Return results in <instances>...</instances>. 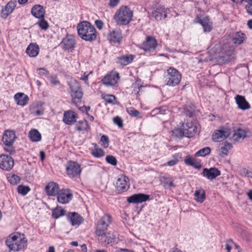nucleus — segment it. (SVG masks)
I'll return each instance as SVG.
<instances>
[{
	"mask_svg": "<svg viewBox=\"0 0 252 252\" xmlns=\"http://www.w3.org/2000/svg\"><path fill=\"white\" fill-rule=\"evenodd\" d=\"M126 112L132 117H137L140 114L139 112L133 107L126 108Z\"/></svg>",
	"mask_w": 252,
	"mask_h": 252,
	"instance_id": "09e8293b",
	"label": "nucleus"
},
{
	"mask_svg": "<svg viewBox=\"0 0 252 252\" xmlns=\"http://www.w3.org/2000/svg\"><path fill=\"white\" fill-rule=\"evenodd\" d=\"M164 78L166 85L173 87L180 82L182 76L177 69L170 67L165 72Z\"/></svg>",
	"mask_w": 252,
	"mask_h": 252,
	"instance_id": "39448f33",
	"label": "nucleus"
},
{
	"mask_svg": "<svg viewBox=\"0 0 252 252\" xmlns=\"http://www.w3.org/2000/svg\"><path fill=\"white\" fill-rule=\"evenodd\" d=\"M41 139V134L36 129L32 128V142H38Z\"/></svg>",
	"mask_w": 252,
	"mask_h": 252,
	"instance_id": "37998d69",
	"label": "nucleus"
},
{
	"mask_svg": "<svg viewBox=\"0 0 252 252\" xmlns=\"http://www.w3.org/2000/svg\"><path fill=\"white\" fill-rule=\"evenodd\" d=\"M206 198V193L205 190L202 189H196L194 193L195 200L199 203H202Z\"/></svg>",
	"mask_w": 252,
	"mask_h": 252,
	"instance_id": "2f4dec72",
	"label": "nucleus"
},
{
	"mask_svg": "<svg viewBox=\"0 0 252 252\" xmlns=\"http://www.w3.org/2000/svg\"><path fill=\"white\" fill-rule=\"evenodd\" d=\"M67 83L70 90L71 102L75 106H78L81 102L83 94L81 84L76 80H71Z\"/></svg>",
	"mask_w": 252,
	"mask_h": 252,
	"instance_id": "20e7f679",
	"label": "nucleus"
},
{
	"mask_svg": "<svg viewBox=\"0 0 252 252\" xmlns=\"http://www.w3.org/2000/svg\"><path fill=\"white\" fill-rule=\"evenodd\" d=\"M101 237V239L102 238H105L104 242L107 244L112 243L114 242L115 240V236L110 233H106V232H105V234Z\"/></svg>",
	"mask_w": 252,
	"mask_h": 252,
	"instance_id": "ea45409f",
	"label": "nucleus"
},
{
	"mask_svg": "<svg viewBox=\"0 0 252 252\" xmlns=\"http://www.w3.org/2000/svg\"><path fill=\"white\" fill-rule=\"evenodd\" d=\"M129 179L126 176L120 175L118 177L115 184L116 190L119 193L126 191L129 186Z\"/></svg>",
	"mask_w": 252,
	"mask_h": 252,
	"instance_id": "9b49d317",
	"label": "nucleus"
},
{
	"mask_svg": "<svg viewBox=\"0 0 252 252\" xmlns=\"http://www.w3.org/2000/svg\"><path fill=\"white\" fill-rule=\"evenodd\" d=\"M4 149L5 151H6L7 153H9V154L12 155L15 153V149L12 145H5V147L4 148Z\"/></svg>",
	"mask_w": 252,
	"mask_h": 252,
	"instance_id": "4d7b16f0",
	"label": "nucleus"
},
{
	"mask_svg": "<svg viewBox=\"0 0 252 252\" xmlns=\"http://www.w3.org/2000/svg\"><path fill=\"white\" fill-rule=\"evenodd\" d=\"M113 122L114 124L118 125L119 127H122L123 126V120L118 116L115 117L113 118Z\"/></svg>",
	"mask_w": 252,
	"mask_h": 252,
	"instance_id": "bf43d9fd",
	"label": "nucleus"
},
{
	"mask_svg": "<svg viewBox=\"0 0 252 252\" xmlns=\"http://www.w3.org/2000/svg\"><path fill=\"white\" fill-rule=\"evenodd\" d=\"M92 154L96 158H101L104 155V152L101 149H95L92 152Z\"/></svg>",
	"mask_w": 252,
	"mask_h": 252,
	"instance_id": "49530a36",
	"label": "nucleus"
},
{
	"mask_svg": "<svg viewBox=\"0 0 252 252\" xmlns=\"http://www.w3.org/2000/svg\"><path fill=\"white\" fill-rule=\"evenodd\" d=\"M90 128L88 122L86 120L79 121L75 126V129L77 131H88Z\"/></svg>",
	"mask_w": 252,
	"mask_h": 252,
	"instance_id": "473e14b6",
	"label": "nucleus"
},
{
	"mask_svg": "<svg viewBox=\"0 0 252 252\" xmlns=\"http://www.w3.org/2000/svg\"><path fill=\"white\" fill-rule=\"evenodd\" d=\"M75 45V40L72 37H66L61 42L62 48L65 50L73 49Z\"/></svg>",
	"mask_w": 252,
	"mask_h": 252,
	"instance_id": "7c9ffc66",
	"label": "nucleus"
},
{
	"mask_svg": "<svg viewBox=\"0 0 252 252\" xmlns=\"http://www.w3.org/2000/svg\"><path fill=\"white\" fill-rule=\"evenodd\" d=\"M246 38L245 34L241 32H237L232 38L233 43L238 45L242 44Z\"/></svg>",
	"mask_w": 252,
	"mask_h": 252,
	"instance_id": "72a5a7b5",
	"label": "nucleus"
},
{
	"mask_svg": "<svg viewBox=\"0 0 252 252\" xmlns=\"http://www.w3.org/2000/svg\"><path fill=\"white\" fill-rule=\"evenodd\" d=\"M45 10L44 7L40 4H35L32 6V16L39 19L44 18Z\"/></svg>",
	"mask_w": 252,
	"mask_h": 252,
	"instance_id": "cd10ccee",
	"label": "nucleus"
},
{
	"mask_svg": "<svg viewBox=\"0 0 252 252\" xmlns=\"http://www.w3.org/2000/svg\"><path fill=\"white\" fill-rule=\"evenodd\" d=\"M39 52V46L36 43H32V57H35Z\"/></svg>",
	"mask_w": 252,
	"mask_h": 252,
	"instance_id": "5fc2aeb1",
	"label": "nucleus"
},
{
	"mask_svg": "<svg viewBox=\"0 0 252 252\" xmlns=\"http://www.w3.org/2000/svg\"><path fill=\"white\" fill-rule=\"evenodd\" d=\"M37 74L42 76H47L49 74V72L45 68L41 67L38 68L36 70Z\"/></svg>",
	"mask_w": 252,
	"mask_h": 252,
	"instance_id": "603ef678",
	"label": "nucleus"
},
{
	"mask_svg": "<svg viewBox=\"0 0 252 252\" xmlns=\"http://www.w3.org/2000/svg\"><path fill=\"white\" fill-rule=\"evenodd\" d=\"M151 9L152 16L157 21L161 20L167 17L166 9L158 2H154Z\"/></svg>",
	"mask_w": 252,
	"mask_h": 252,
	"instance_id": "1a4fd4ad",
	"label": "nucleus"
},
{
	"mask_svg": "<svg viewBox=\"0 0 252 252\" xmlns=\"http://www.w3.org/2000/svg\"><path fill=\"white\" fill-rule=\"evenodd\" d=\"M102 98L105 101L109 103L114 104V102L116 99L115 96L112 94H102Z\"/></svg>",
	"mask_w": 252,
	"mask_h": 252,
	"instance_id": "c03bdc74",
	"label": "nucleus"
},
{
	"mask_svg": "<svg viewBox=\"0 0 252 252\" xmlns=\"http://www.w3.org/2000/svg\"><path fill=\"white\" fill-rule=\"evenodd\" d=\"M134 59L132 55H127L119 57L117 59V63L122 65H126L131 63Z\"/></svg>",
	"mask_w": 252,
	"mask_h": 252,
	"instance_id": "c756f323",
	"label": "nucleus"
},
{
	"mask_svg": "<svg viewBox=\"0 0 252 252\" xmlns=\"http://www.w3.org/2000/svg\"><path fill=\"white\" fill-rule=\"evenodd\" d=\"M39 108L38 110H34V115L36 116L42 115L44 114V108L42 107V103L39 104Z\"/></svg>",
	"mask_w": 252,
	"mask_h": 252,
	"instance_id": "13d9d810",
	"label": "nucleus"
},
{
	"mask_svg": "<svg viewBox=\"0 0 252 252\" xmlns=\"http://www.w3.org/2000/svg\"><path fill=\"white\" fill-rule=\"evenodd\" d=\"M107 39L111 43L120 44L123 39L122 31L119 29H115L110 31L107 35Z\"/></svg>",
	"mask_w": 252,
	"mask_h": 252,
	"instance_id": "f8f14e48",
	"label": "nucleus"
},
{
	"mask_svg": "<svg viewBox=\"0 0 252 252\" xmlns=\"http://www.w3.org/2000/svg\"><path fill=\"white\" fill-rule=\"evenodd\" d=\"M50 82L53 86L57 85L60 83V81L57 79V77L55 76H51L50 77Z\"/></svg>",
	"mask_w": 252,
	"mask_h": 252,
	"instance_id": "052dcab7",
	"label": "nucleus"
},
{
	"mask_svg": "<svg viewBox=\"0 0 252 252\" xmlns=\"http://www.w3.org/2000/svg\"><path fill=\"white\" fill-rule=\"evenodd\" d=\"M120 0H110L109 6L111 7H114L118 5Z\"/></svg>",
	"mask_w": 252,
	"mask_h": 252,
	"instance_id": "e2e57ef3",
	"label": "nucleus"
},
{
	"mask_svg": "<svg viewBox=\"0 0 252 252\" xmlns=\"http://www.w3.org/2000/svg\"><path fill=\"white\" fill-rule=\"evenodd\" d=\"M94 23L98 30H101L102 29L104 25L102 21H101V20H96L94 21Z\"/></svg>",
	"mask_w": 252,
	"mask_h": 252,
	"instance_id": "680f3d73",
	"label": "nucleus"
},
{
	"mask_svg": "<svg viewBox=\"0 0 252 252\" xmlns=\"http://www.w3.org/2000/svg\"><path fill=\"white\" fill-rule=\"evenodd\" d=\"M57 195L58 201L62 204L68 203L73 197L72 192L68 189H63L60 190Z\"/></svg>",
	"mask_w": 252,
	"mask_h": 252,
	"instance_id": "ddd939ff",
	"label": "nucleus"
},
{
	"mask_svg": "<svg viewBox=\"0 0 252 252\" xmlns=\"http://www.w3.org/2000/svg\"><path fill=\"white\" fill-rule=\"evenodd\" d=\"M246 131L245 129L241 128H238L233 130L231 140L236 143L241 140L244 139L246 137Z\"/></svg>",
	"mask_w": 252,
	"mask_h": 252,
	"instance_id": "393cba45",
	"label": "nucleus"
},
{
	"mask_svg": "<svg viewBox=\"0 0 252 252\" xmlns=\"http://www.w3.org/2000/svg\"><path fill=\"white\" fill-rule=\"evenodd\" d=\"M173 159L167 162L165 165L169 166H172L176 165L181 158V155L179 153L173 155Z\"/></svg>",
	"mask_w": 252,
	"mask_h": 252,
	"instance_id": "58836bf2",
	"label": "nucleus"
},
{
	"mask_svg": "<svg viewBox=\"0 0 252 252\" xmlns=\"http://www.w3.org/2000/svg\"><path fill=\"white\" fill-rule=\"evenodd\" d=\"M77 115L72 111H67L64 113L63 121L68 125H72L76 122Z\"/></svg>",
	"mask_w": 252,
	"mask_h": 252,
	"instance_id": "4be33fe9",
	"label": "nucleus"
},
{
	"mask_svg": "<svg viewBox=\"0 0 252 252\" xmlns=\"http://www.w3.org/2000/svg\"><path fill=\"white\" fill-rule=\"evenodd\" d=\"M35 25H37L40 30L45 31L47 30L49 27L48 23L44 19V18H39Z\"/></svg>",
	"mask_w": 252,
	"mask_h": 252,
	"instance_id": "f704fd0d",
	"label": "nucleus"
},
{
	"mask_svg": "<svg viewBox=\"0 0 252 252\" xmlns=\"http://www.w3.org/2000/svg\"><path fill=\"white\" fill-rule=\"evenodd\" d=\"M158 45L156 39L153 36L148 35L146 37L145 40L138 45V47L146 52H153L156 50Z\"/></svg>",
	"mask_w": 252,
	"mask_h": 252,
	"instance_id": "0eeeda50",
	"label": "nucleus"
},
{
	"mask_svg": "<svg viewBox=\"0 0 252 252\" xmlns=\"http://www.w3.org/2000/svg\"><path fill=\"white\" fill-rule=\"evenodd\" d=\"M211 149L209 147L201 149L195 154V157H205L211 153Z\"/></svg>",
	"mask_w": 252,
	"mask_h": 252,
	"instance_id": "e433bc0d",
	"label": "nucleus"
},
{
	"mask_svg": "<svg viewBox=\"0 0 252 252\" xmlns=\"http://www.w3.org/2000/svg\"><path fill=\"white\" fill-rule=\"evenodd\" d=\"M100 141L101 142H102V146H103V147H108L109 145V140L108 137L107 136L105 135H102L100 138Z\"/></svg>",
	"mask_w": 252,
	"mask_h": 252,
	"instance_id": "864d4df0",
	"label": "nucleus"
},
{
	"mask_svg": "<svg viewBox=\"0 0 252 252\" xmlns=\"http://www.w3.org/2000/svg\"><path fill=\"white\" fill-rule=\"evenodd\" d=\"M16 138L14 131L12 130H6L2 137V142L4 145H13Z\"/></svg>",
	"mask_w": 252,
	"mask_h": 252,
	"instance_id": "5701e85b",
	"label": "nucleus"
},
{
	"mask_svg": "<svg viewBox=\"0 0 252 252\" xmlns=\"http://www.w3.org/2000/svg\"><path fill=\"white\" fill-rule=\"evenodd\" d=\"M40 160L43 162L45 158V154L44 151H41L39 153Z\"/></svg>",
	"mask_w": 252,
	"mask_h": 252,
	"instance_id": "69168bd1",
	"label": "nucleus"
},
{
	"mask_svg": "<svg viewBox=\"0 0 252 252\" xmlns=\"http://www.w3.org/2000/svg\"><path fill=\"white\" fill-rule=\"evenodd\" d=\"M184 162L186 164L191 166L196 169H199L202 167V164L197 159L188 155L185 157Z\"/></svg>",
	"mask_w": 252,
	"mask_h": 252,
	"instance_id": "c85d7f7f",
	"label": "nucleus"
},
{
	"mask_svg": "<svg viewBox=\"0 0 252 252\" xmlns=\"http://www.w3.org/2000/svg\"><path fill=\"white\" fill-rule=\"evenodd\" d=\"M186 134V137H191L197 132V127L192 122H188L182 125Z\"/></svg>",
	"mask_w": 252,
	"mask_h": 252,
	"instance_id": "a211bd4d",
	"label": "nucleus"
},
{
	"mask_svg": "<svg viewBox=\"0 0 252 252\" xmlns=\"http://www.w3.org/2000/svg\"><path fill=\"white\" fill-rule=\"evenodd\" d=\"M240 174L243 176H247L252 178V172L246 168H242L240 170Z\"/></svg>",
	"mask_w": 252,
	"mask_h": 252,
	"instance_id": "6e6d98bb",
	"label": "nucleus"
},
{
	"mask_svg": "<svg viewBox=\"0 0 252 252\" xmlns=\"http://www.w3.org/2000/svg\"><path fill=\"white\" fill-rule=\"evenodd\" d=\"M119 79V74L117 72L112 71L106 75L102 81L106 86H114L118 83Z\"/></svg>",
	"mask_w": 252,
	"mask_h": 252,
	"instance_id": "2eb2a0df",
	"label": "nucleus"
},
{
	"mask_svg": "<svg viewBox=\"0 0 252 252\" xmlns=\"http://www.w3.org/2000/svg\"><path fill=\"white\" fill-rule=\"evenodd\" d=\"M173 132L174 134L178 137H183V136H186V134L185 133V131L184 130L183 127L182 128H178L175 129Z\"/></svg>",
	"mask_w": 252,
	"mask_h": 252,
	"instance_id": "a18cd8bd",
	"label": "nucleus"
},
{
	"mask_svg": "<svg viewBox=\"0 0 252 252\" xmlns=\"http://www.w3.org/2000/svg\"><path fill=\"white\" fill-rule=\"evenodd\" d=\"M112 221V217L109 214H105L97 221L95 225V234L99 237H102L107 231L108 227Z\"/></svg>",
	"mask_w": 252,
	"mask_h": 252,
	"instance_id": "423d86ee",
	"label": "nucleus"
},
{
	"mask_svg": "<svg viewBox=\"0 0 252 252\" xmlns=\"http://www.w3.org/2000/svg\"><path fill=\"white\" fill-rule=\"evenodd\" d=\"M232 147V144L225 142L224 143V146L221 147V152L220 154V156L223 157L224 156H227L228 154V151L230 150Z\"/></svg>",
	"mask_w": 252,
	"mask_h": 252,
	"instance_id": "4c0bfd02",
	"label": "nucleus"
},
{
	"mask_svg": "<svg viewBox=\"0 0 252 252\" xmlns=\"http://www.w3.org/2000/svg\"><path fill=\"white\" fill-rule=\"evenodd\" d=\"M150 199V195L143 193L134 194L127 198V201L129 203H140Z\"/></svg>",
	"mask_w": 252,
	"mask_h": 252,
	"instance_id": "dca6fc26",
	"label": "nucleus"
},
{
	"mask_svg": "<svg viewBox=\"0 0 252 252\" xmlns=\"http://www.w3.org/2000/svg\"><path fill=\"white\" fill-rule=\"evenodd\" d=\"M231 132V129L227 126H221L215 130L212 135V140L214 142L220 141L227 138Z\"/></svg>",
	"mask_w": 252,
	"mask_h": 252,
	"instance_id": "9d476101",
	"label": "nucleus"
},
{
	"mask_svg": "<svg viewBox=\"0 0 252 252\" xmlns=\"http://www.w3.org/2000/svg\"><path fill=\"white\" fill-rule=\"evenodd\" d=\"M184 113L185 114L189 117H192L194 115V109L193 108V106L190 107L189 109L188 107H186L184 109Z\"/></svg>",
	"mask_w": 252,
	"mask_h": 252,
	"instance_id": "8fccbe9b",
	"label": "nucleus"
},
{
	"mask_svg": "<svg viewBox=\"0 0 252 252\" xmlns=\"http://www.w3.org/2000/svg\"><path fill=\"white\" fill-rule=\"evenodd\" d=\"M133 11L127 6H121L116 12L114 19L119 25H128L132 20Z\"/></svg>",
	"mask_w": 252,
	"mask_h": 252,
	"instance_id": "7ed1b4c3",
	"label": "nucleus"
},
{
	"mask_svg": "<svg viewBox=\"0 0 252 252\" xmlns=\"http://www.w3.org/2000/svg\"><path fill=\"white\" fill-rule=\"evenodd\" d=\"M142 87V86L140 85L139 83H135L133 84L132 85V88L133 89L132 93L136 95L138 94Z\"/></svg>",
	"mask_w": 252,
	"mask_h": 252,
	"instance_id": "3c124183",
	"label": "nucleus"
},
{
	"mask_svg": "<svg viewBox=\"0 0 252 252\" xmlns=\"http://www.w3.org/2000/svg\"><path fill=\"white\" fill-rule=\"evenodd\" d=\"M202 175L209 180H212L220 176V171L216 167H211L210 169L205 168L203 169Z\"/></svg>",
	"mask_w": 252,
	"mask_h": 252,
	"instance_id": "6ab92c4d",
	"label": "nucleus"
},
{
	"mask_svg": "<svg viewBox=\"0 0 252 252\" xmlns=\"http://www.w3.org/2000/svg\"><path fill=\"white\" fill-rule=\"evenodd\" d=\"M6 246L10 251L15 252L21 251L27 246V240L23 234L14 233L10 235L5 241Z\"/></svg>",
	"mask_w": 252,
	"mask_h": 252,
	"instance_id": "f03ea898",
	"label": "nucleus"
},
{
	"mask_svg": "<svg viewBox=\"0 0 252 252\" xmlns=\"http://www.w3.org/2000/svg\"><path fill=\"white\" fill-rule=\"evenodd\" d=\"M14 160L12 157L7 155L0 156V168L3 170L9 171L14 166Z\"/></svg>",
	"mask_w": 252,
	"mask_h": 252,
	"instance_id": "4468645a",
	"label": "nucleus"
},
{
	"mask_svg": "<svg viewBox=\"0 0 252 252\" xmlns=\"http://www.w3.org/2000/svg\"><path fill=\"white\" fill-rule=\"evenodd\" d=\"M45 190L48 195L56 196L60 191L59 186L57 183L50 182L45 186Z\"/></svg>",
	"mask_w": 252,
	"mask_h": 252,
	"instance_id": "412c9836",
	"label": "nucleus"
},
{
	"mask_svg": "<svg viewBox=\"0 0 252 252\" xmlns=\"http://www.w3.org/2000/svg\"><path fill=\"white\" fill-rule=\"evenodd\" d=\"M8 181L12 185H16L20 181V177L17 175L13 174L7 177Z\"/></svg>",
	"mask_w": 252,
	"mask_h": 252,
	"instance_id": "79ce46f5",
	"label": "nucleus"
},
{
	"mask_svg": "<svg viewBox=\"0 0 252 252\" xmlns=\"http://www.w3.org/2000/svg\"><path fill=\"white\" fill-rule=\"evenodd\" d=\"M16 6V1H10L0 11V16L6 19L11 13Z\"/></svg>",
	"mask_w": 252,
	"mask_h": 252,
	"instance_id": "aec40b11",
	"label": "nucleus"
},
{
	"mask_svg": "<svg viewBox=\"0 0 252 252\" xmlns=\"http://www.w3.org/2000/svg\"><path fill=\"white\" fill-rule=\"evenodd\" d=\"M235 99L238 108L240 109L245 110L249 109L251 107L250 105L246 100L245 96L237 94L235 96Z\"/></svg>",
	"mask_w": 252,
	"mask_h": 252,
	"instance_id": "b1692460",
	"label": "nucleus"
},
{
	"mask_svg": "<svg viewBox=\"0 0 252 252\" xmlns=\"http://www.w3.org/2000/svg\"><path fill=\"white\" fill-rule=\"evenodd\" d=\"M65 210L61 207H57L52 211V216L54 218L57 219L64 215Z\"/></svg>",
	"mask_w": 252,
	"mask_h": 252,
	"instance_id": "c9c22d12",
	"label": "nucleus"
},
{
	"mask_svg": "<svg viewBox=\"0 0 252 252\" xmlns=\"http://www.w3.org/2000/svg\"><path fill=\"white\" fill-rule=\"evenodd\" d=\"M32 43H31L26 49V53L30 57H32Z\"/></svg>",
	"mask_w": 252,
	"mask_h": 252,
	"instance_id": "0e129e2a",
	"label": "nucleus"
},
{
	"mask_svg": "<svg viewBox=\"0 0 252 252\" xmlns=\"http://www.w3.org/2000/svg\"><path fill=\"white\" fill-rule=\"evenodd\" d=\"M194 22L200 24L204 32H210L212 29V23L210 21L207 16L201 18L199 16H197L194 19Z\"/></svg>",
	"mask_w": 252,
	"mask_h": 252,
	"instance_id": "f3484780",
	"label": "nucleus"
},
{
	"mask_svg": "<svg viewBox=\"0 0 252 252\" xmlns=\"http://www.w3.org/2000/svg\"><path fill=\"white\" fill-rule=\"evenodd\" d=\"M233 242L232 240L231 239H230L228 241H227V242L226 244V249L227 250V252H230V251L231 250V246H229L228 244V242Z\"/></svg>",
	"mask_w": 252,
	"mask_h": 252,
	"instance_id": "774afa93",
	"label": "nucleus"
},
{
	"mask_svg": "<svg viewBox=\"0 0 252 252\" xmlns=\"http://www.w3.org/2000/svg\"><path fill=\"white\" fill-rule=\"evenodd\" d=\"M77 29L78 35L82 39L88 41L96 39L97 32L95 28L87 21L79 23Z\"/></svg>",
	"mask_w": 252,
	"mask_h": 252,
	"instance_id": "f257e3e1",
	"label": "nucleus"
},
{
	"mask_svg": "<svg viewBox=\"0 0 252 252\" xmlns=\"http://www.w3.org/2000/svg\"><path fill=\"white\" fill-rule=\"evenodd\" d=\"M65 171L70 178H74L80 176L82 169L81 165L77 161L69 160L65 165Z\"/></svg>",
	"mask_w": 252,
	"mask_h": 252,
	"instance_id": "6e6552de",
	"label": "nucleus"
},
{
	"mask_svg": "<svg viewBox=\"0 0 252 252\" xmlns=\"http://www.w3.org/2000/svg\"><path fill=\"white\" fill-rule=\"evenodd\" d=\"M40 103H42V107H43V106L44 105V103L42 102V101H38V102H37V103H36V105L34 106L33 107V110H38L39 109V104Z\"/></svg>",
	"mask_w": 252,
	"mask_h": 252,
	"instance_id": "338daca9",
	"label": "nucleus"
},
{
	"mask_svg": "<svg viewBox=\"0 0 252 252\" xmlns=\"http://www.w3.org/2000/svg\"><path fill=\"white\" fill-rule=\"evenodd\" d=\"M14 98L17 105L22 106L26 105L29 100L28 96L23 93H17L15 94Z\"/></svg>",
	"mask_w": 252,
	"mask_h": 252,
	"instance_id": "a878e982",
	"label": "nucleus"
},
{
	"mask_svg": "<svg viewBox=\"0 0 252 252\" xmlns=\"http://www.w3.org/2000/svg\"><path fill=\"white\" fill-rule=\"evenodd\" d=\"M67 218L72 225H79L83 221V218L75 212L69 213Z\"/></svg>",
	"mask_w": 252,
	"mask_h": 252,
	"instance_id": "bb28decb",
	"label": "nucleus"
},
{
	"mask_svg": "<svg viewBox=\"0 0 252 252\" xmlns=\"http://www.w3.org/2000/svg\"><path fill=\"white\" fill-rule=\"evenodd\" d=\"M106 161L107 163L115 166L117 164V160L115 157L113 156L109 155L107 156L105 158Z\"/></svg>",
	"mask_w": 252,
	"mask_h": 252,
	"instance_id": "de8ad7c7",
	"label": "nucleus"
},
{
	"mask_svg": "<svg viewBox=\"0 0 252 252\" xmlns=\"http://www.w3.org/2000/svg\"><path fill=\"white\" fill-rule=\"evenodd\" d=\"M30 190L31 189L29 187L23 185H19L17 188L18 192L23 195H26Z\"/></svg>",
	"mask_w": 252,
	"mask_h": 252,
	"instance_id": "a19ab883",
	"label": "nucleus"
}]
</instances>
